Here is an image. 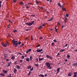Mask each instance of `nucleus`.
<instances>
[{"mask_svg":"<svg viewBox=\"0 0 77 77\" xmlns=\"http://www.w3.org/2000/svg\"><path fill=\"white\" fill-rule=\"evenodd\" d=\"M12 42L13 43V45L15 47H17L18 46V43L16 42L14 39L12 40Z\"/></svg>","mask_w":77,"mask_h":77,"instance_id":"obj_1","label":"nucleus"},{"mask_svg":"<svg viewBox=\"0 0 77 77\" xmlns=\"http://www.w3.org/2000/svg\"><path fill=\"white\" fill-rule=\"evenodd\" d=\"M45 65L46 66H47V68H49V69H51L52 68L51 67H50V66L51 65H50V63H49L48 62H46L45 63Z\"/></svg>","mask_w":77,"mask_h":77,"instance_id":"obj_2","label":"nucleus"},{"mask_svg":"<svg viewBox=\"0 0 77 77\" xmlns=\"http://www.w3.org/2000/svg\"><path fill=\"white\" fill-rule=\"evenodd\" d=\"M34 22H35V21H32L31 23H25V24L26 25H28V26H32V24H33L34 23Z\"/></svg>","mask_w":77,"mask_h":77,"instance_id":"obj_3","label":"nucleus"},{"mask_svg":"<svg viewBox=\"0 0 77 77\" xmlns=\"http://www.w3.org/2000/svg\"><path fill=\"white\" fill-rule=\"evenodd\" d=\"M72 72H69L68 74V76H69V77H71V76L72 75Z\"/></svg>","mask_w":77,"mask_h":77,"instance_id":"obj_4","label":"nucleus"},{"mask_svg":"<svg viewBox=\"0 0 77 77\" xmlns=\"http://www.w3.org/2000/svg\"><path fill=\"white\" fill-rule=\"evenodd\" d=\"M2 72L4 74H8V71L7 70H2Z\"/></svg>","mask_w":77,"mask_h":77,"instance_id":"obj_5","label":"nucleus"},{"mask_svg":"<svg viewBox=\"0 0 77 77\" xmlns=\"http://www.w3.org/2000/svg\"><path fill=\"white\" fill-rule=\"evenodd\" d=\"M42 49H37L36 51H37V52H41V51H42Z\"/></svg>","mask_w":77,"mask_h":77,"instance_id":"obj_6","label":"nucleus"},{"mask_svg":"<svg viewBox=\"0 0 77 77\" xmlns=\"http://www.w3.org/2000/svg\"><path fill=\"white\" fill-rule=\"evenodd\" d=\"M2 45L3 47H6V46H7V44H4V43H2Z\"/></svg>","mask_w":77,"mask_h":77,"instance_id":"obj_7","label":"nucleus"},{"mask_svg":"<svg viewBox=\"0 0 77 77\" xmlns=\"http://www.w3.org/2000/svg\"><path fill=\"white\" fill-rule=\"evenodd\" d=\"M44 58H39V61H41V60H44Z\"/></svg>","mask_w":77,"mask_h":77,"instance_id":"obj_8","label":"nucleus"},{"mask_svg":"<svg viewBox=\"0 0 77 77\" xmlns=\"http://www.w3.org/2000/svg\"><path fill=\"white\" fill-rule=\"evenodd\" d=\"M16 68H17V69H20V66L19 65H17L16 66Z\"/></svg>","mask_w":77,"mask_h":77,"instance_id":"obj_9","label":"nucleus"},{"mask_svg":"<svg viewBox=\"0 0 77 77\" xmlns=\"http://www.w3.org/2000/svg\"><path fill=\"white\" fill-rule=\"evenodd\" d=\"M60 71V68H58L57 70V73H59V72Z\"/></svg>","mask_w":77,"mask_h":77,"instance_id":"obj_10","label":"nucleus"},{"mask_svg":"<svg viewBox=\"0 0 77 77\" xmlns=\"http://www.w3.org/2000/svg\"><path fill=\"white\" fill-rule=\"evenodd\" d=\"M17 71V70L16 69H14V73L15 74V73H16V72Z\"/></svg>","mask_w":77,"mask_h":77,"instance_id":"obj_11","label":"nucleus"},{"mask_svg":"<svg viewBox=\"0 0 77 77\" xmlns=\"http://www.w3.org/2000/svg\"><path fill=\"white\" fill-rule=\"evenodd\" d=\"M15 59V57L14 56H13L11 57V59L12 60H14V59Z\"/></svg>","mask_w":77,"mask_h":77,"instance_id":"obj_12","label":"nucleus"},{"mask_svg":"<svg viewBox=\"0 0 77 77\" xmlns=\"http://www.w3.org/2000/svg\"><path fill=\"white\" fill-rule=\"evenodd\" d=\"M20 5H24V3L22 2H20Z\"/></svg>","mask_w":77,"mask_h":77,"instance_id":"obj_13","label":"nucleus"},{"mask_svg":"<svg viewBox=\"0 0 77 77\" xmlns=\"http://www.w3.org/2000/svg\"><path fill=\"white\" fill-rule=\"evenodd\" d=\"M58 5L59 7H60V8H62V6H61V5H60V3H58Z\"/></svg>","mask_w":77,"mask_h":77,"instance_id":"obj_14","label":"nucleus"},{"mask_svg":"<svg viewBox=\"0 0 77 77\" xmlns=\"http://www.w3.org/2000/svg\"><path fill=\"white\" fill-rule=\"evenodd\" d=\"M62 9L63 11H66V8H62Z\"/></svg>","mask_w":77,"mask_h":77,"instance_id":"obj_15","label":"nucleus"},{"mask_svg":"<svg viewBox=\"0 0 77 77\" xmlns=\"http://www.w3.org/2000/svg\"><path fill=\"white\" fill-rule=\"evenodd\" d=\"M0 75H1L2 76H5V75L3 73H0Z\"/></svg>","mask_w":77,"mask_h":77,"instance_id":"obj_16","label":"nucleus"},{"mask_svg":"<svg viewBox=\"0 0 77 77\" xmlns=\"http://www.w3.org/2000/svg\"><path fill=\"white\" fill-rule=\"evenodd\" d=\"M73 66H77V63H75L73 64Z\"/></svg>","mask_w":77,"mask_h":77,"instance_id":"obj_17","label":"nucleus"},{"mask_svg":"<svg viewBox=\"0 0 77 77\" xmlns=\"http://www.w3.org/2000/svg\"><path fill=\"white\" fill-rule=\"evenodd\" d=\"M7 57H8V55L7 54H4V57H5V58Z\"/></svg>","mask_w":77,"mask_h":77,"instance_id":"obj_18","label":"nucleus"},{"mask_svg":"<svg viewBox=\"0 0 77 77\" xmlns=\"http://www.w3.org/2000/svg\"><path fill=\"white\" fill-rule=\"evenodd\" d=\"M65 51V49H63L60 50V52H63V51Z\"/></svg>","mask_w":77,"mask_h":77,"instance_id":"obj_19","label":"nucleus"},{"mask_svg":"<svg viewBox=\"0 0 77 77\" xmlns=\"http://www.w3.org/2000/svg\"><path fill=\"white\" fill-rule=\"evenodd\" d=\"M39 76H41L42 77H44V75H43V74H40L39 75Z\"/></svg>","mask_w":77,"mask_h":77,"instance_id":"obj_20","label":"nucleus"},{"mask_svg":"<svg viewBox=\"0 0 77 77\" xmlns=\"http://www.w3.org/2000/svg\"><path fill=\"white\" fill-rule=\"evenodd\" d=\"M32 68V66H28L27 67L28 69H30Z\"/></svg>","mask_w":77,"mask_h":77,"instance_id":"obj_21","label":"nucleus"},{"mask_svg":"<svg viewBox=\"0 0 77 77\" xmlns=\"http://www.w3.org/2000/svg\"><path fill=\"white\" fill-rule=\"evenodd\" d=\"M32 59H33V57H32V56H30V59L31 61L32 60Z\"/></svg>","mask_w":77,"mask_h":77,"instance_id":"obj_22","label":"nucleus"},{"mask_svg":"<svg viewBox=\"0 0 77 77\" xmlns=\"http://www.w3.org/2000/svg\"><path fill=\"white\" fill-rule=\"evenodd\" d=\"M46 57L47 58H50V56H49L48 55H46Z\"/></svg>","mask_w":77,"mask_h":77,"instance_id":"obj_23","label":"nucleus"},{"mask_svg":"<svg viewBox=\"0 0 77 77\" xmlns=\"http://www.w3.org/2000/svg\"><path fill=\"white\" fill-rule=\"evenodd\" d=\"M53 18H51V19L48 20V21H52V20H53Z\"/></svg>","mask_w":77,"mask_h":77,"instance_id":"obj_24","label":"nucleus"},{"mask_svg":"<svg viewBox=\"0 0 77 77\" xmlns=\"http://www.w3.org/2000/svg\"><path fill=\"white\" fill-rule=\"evenodd\" d=\"M35 66H37V67H38L39 66V65H38V64H35Z\"/></svg>","mask_w":77,"mask_h":77,"instance_id":"obj_25","label":"nucleus"},{"mask_svg":"<svg viewBox=\"0 0 77 77\" xmlns=\"http://www.w3.org/2000/svg\"><path fill=\"white\" fill-rule=\"evenodd\" d=\"M29 60H30L29 59V58H27V59H26V61H28V62H29Z\"/></svg>","mask_w":77,"mask_h":77,"instance_id":"obj_26","label":"nucleus"},{"mask_svg":"<svg viewBox=\"0 0 77 77\" xmlns=\"http://www.w3.org/2000/svg\"><path fill=\"white\" fill-rule=\"evenodd\" d=\"M32 49H29L28 50V51L29 52H30V51H31Z\"/></svg>","mask_w":77,"mask_h":77,"instance_id":"obj_27","label":"nucleus"},{"mask_svg":"<svg viewBox=\"0 0 77 77\" xmlns=\"http://www.w3.org/2000/svg\"><path fill=\"white\" fill-rule=\"evenodd\" d=\"M49 58L51 60H52L53 59V57H51L50 56V57H49Z\"/></svg>","mask_w":77,"mask_h":77,"instance_id":"obj_28","label":"nucleus"},{"mask_svg":"<svg viewBox=\"0 0 77 77\" xmlns=\"http://www.w3.org/2000/svg\"><path fill=\"white\" fill-rule=\"evenodd\" d=\"M33 67H32V69H30V71H33Z\"/></svg>","mask_w":77,"mask_h":77,"instance_id":"obj_29","label":"nucleus"},{"mask_svg":"<svg viewBox=\"0 0 77 77\" xmlns=\"http://www.w3.org/2000/svg\"><path fill=\"white\" fill-rule=\"evenodd\" d=\"M13 32H17V30H15L13 31Z\"/></svg>","mask_w":77,"mask_h":77,"instance_id":"obj_30","label":"nucleus"},{"mask_svg":"<svg viewBox=\"0 0 77 77\" xmlns=\"http://www.w3.org/2000/svg\"><path fill=\"white\" fill-rule=\"evenodd\" d=\"M67 45H68V44H66L64 46V48L66 47H67Z\"/></svg>","mask_w":77,"mask_h":77,"instance_id":"obj_31","label":"nucleus"},{"mask_svg":"<svg viewBox=\"0 0 77 77\" xmlns=\"http://www.w3.org/2000/svg\"><path fill=\"white\" fill-rule=\"evenodd\" d=\"M43 27H42V26H40V27L39 28V29H42V28Z\"/></svg>","mask_w":77,"mask_h":77,"instance_id":"obj_32","label":"nucleus"},{"mask_svg":"<svg viewBox=\"0 0 77 77\" xmlns=\"http://www.w3.org/2000/svg\"><path fill=\"white\" fill-rule=\"evenodd\" d=\"M30 74H31V72H29V73L28 74V75H30Z\"/></svg>","mask_w":77,"mask_h":77,"instance_id":"obj_33","label":"nucleus"},{"mask_svg":"<svg viewBox=\"0 0 77 77\" xmlns=\"http://www.w3.org/2000/svg\"><path fill=\"white\" fill-rule=\"evenodd\" d=\"M7 77H11V74H10Z\"/></svg>","mask_w":77,"mask_h":77,"instance_id":"obj_34","label":"nucleus"},{"mask_svg":"<svg viewBox=\"0 0 77 77\" xmlns=\"http://www.w3.org/2000/svg\"><path fill=\"white\" fill-rule=\"evenodd\" d=\"M67 57H68V58L70 57V56L69 55H67Z\"/></svg>","mask_w":77,"mask_h":77,"instance_id":"obj_35","label":"nucleus"},{"mask_svg":"<svg viewBox=\"0 0 77 77\" xmlns=\"http://www.w3.org/2000/svg\"><path fill=\"white\" fill-rule=\"evenodd\" d=\"M53 41H54V42H57V40H54Z\"/></svg>","mask_w":77,"mask_h":77,"instance_id":"obj_36","label":"nucleus"},{"mask_svg":"<svg viewBox=\"0 0 77 77\" xmlns=\"http://www.w3.org/2000/svg\"><path fill=\"white\" fill-rule=\"evenodd\" d=\"M24 56H21V59H24Z\"/></svg>","mask_w":77,"mask_h":77,"instance_id":"obj_37","label":"nucleus"},{"mask_svg":"<svg viewBox=\"0 0 77 77\" xmlns=\"http://www.w3.org/2000/svg\"><path fill=\"white\" fill-rule=\"evenodd\" d=\"M66 17H69V15H68V14H66Z\"/></svg>","mask_w":77,"mask_h":77,"instance_id":"obj_38","label":"nucleus"},{"mask_svg":"<svg viewBox=\"0 0 77 77\" xmlns=\"http://www.w3.org/2000/svg\"><path fill=\"white\" fill-rule=\"evenodd\" d=\"M43 39V37H40L39 38V39Z\"/></svg>","mask_w":77,"mask_h":77,"instance_id":"obj_39","label":"nucleus"},{"mask_svg":"<svg viewBox=\"0 0 77 77\" xmlns=\"http://www.w3.org/2000/svg\"><path fill=\"white\" fill-rule=\"evenodd\" d=\"M18 54H20V55L22 54H21V53L20 52H18Z\"/></svg>","mask_w":77,"mask_h":77,"instance_id":"obj_40","label":"nucleus"},{"mask_svg":"<svg viewBox=\"0 0 77 77\" xmlns=\"http://www.w3.org/2000/svg\"><path fill=\"white\" fill-rule=\"evenodd\" d=\"M65 25H63L62 26V29H63V27H65Z\"/></svg>","mask_w":77,"mask_h":77,"instance_id":"obj_41","label":"nucleus"},{"mask_svg":"<svg viewBox=\"0 0 77 77\" xmlns=\"http://www.w3.org/2000/svg\"><path fill=\"white\" fill-rule=\"evenodd\" d=\"M23 45H24V44H23L22 45H20V47H23Z\"/></svg>","mask_w":77,"mask_h":77,"instance_id":"obj_42","label":"nucleus"},{"mask_svg":"<svg viewBox=\"0 0 77 77\" xmlns=\"http://www.w3.org/2000/svg\"><path fill=\"white\" fill-rule=\"evenodd\" d=\"M40 9H42V10H43V9H44L42 7H40Z\"/></svg>","mask_w":77,"mask_h":77,"instance_id":"obj_43","label":"nucleus"},{"mask_svg":"<svg viewBox=\"0 0 77 77\" xmlns=\"http://www.w3.org/2000/svg\"><path fill=\"white\" fill-rule=\"evenodd\" d=\"M40 45L39 44L37 45V47H40Z\"/></svg>","mask_w":77,"mask_h":77,"instance_id":"obj_44","label":"nucleus"},{"mask_svg":"<svg viewBox=\"0 0 77 77\" xmlns=\"http://www.w3.org/2000/svg\"><path fill=\"white\" fill-rule=\"evenodd\" d=\"M10 65H11L10 64H9V63H8V66H10Z\"/></svg>","mask_w":77,"mask_h":77,"instance_id":"obj_45","label":"nucleus"},{"mask_svg":"<svg viewBox=\"0 0 77 77\" xmlns=\"http://www.w3.org/2000/svg\"><path fill=\"white\" fill-rule=\"evenodd\" d=\"M51 45H52V46H53L54 45V43L52 42L51 43Z\"/></svg>","mask_w":77,"mask_h":77,"instance_id":"obj_46","label":"nucleus"},{"mask_svg":"<svg viewBox=\"0 0 77 77\" xmlns=\"http://www.w3.org/2000/svg\"><path fill=\"white\" fill-rule=\"evenodd\" d=\"M20 62L22 63V62H23V60H20Z\"/></svg>","mask_w":77,"mask_h":77,"instance_id":"obj_47","label":"nucleus"},{"mask_svg":"<svg viewBox=\"0 0 77 77\" xmlns=\"http://www.w3.org/2000/svg\"><path fill=\"white\" fill-rule=\"evenodd\" d=\"M21 42H19L18 44L19 45H20L21 44Z\"/></svg>","mask_w":77,"mask_h":77,"instance_id":"obj_48","label":"nucleus"},{"mask_svg":"<svg viewBox=\"0 0 77 77\" xmlns=\"http://www.w3.org/2000/svg\"><path fill=\"white\" fill-rule=\"evenodd\" d=\"M8 21H9V22H10V23H12V21H11V20H9Z\"/></svg>","mask_w":77,"mask_h":77,"instance_id":"obj_49","label":"nucleus"},{"mask_svg":"<svg viewBox=\"0 0 77 77\" xmlns=\"http://www.w3.org/2000/svg\"><path fill=\"white\" fill-rule=\"evenodd\" d=\"M73 77H77V75H76L75 74V75H73Z\"/></svg>","mask_w":77,"mask_h":77,"instance_id":"obj_50","label":"nucleus"},{"mask_svg":"<svg viewBox=\"0 0 77 77\" xmlns=\"http://www.w3.org/2000/svg\"><path fill=\"white\" fill-rule=\"evenodd\" d=\"M17 2V0H14V1H13V2Z\"/></svg>","mask_w":77,"mask_h":77,"instance_id":"obj_51","label":"nucleus"},{"mask_svg":"<svg viewBox=\"0 0 77 77\" xmlns=\"http://www.w3.org/2000/svg\"><path fill=\"white\" fill-rule=\"evenodd\" d=\"M60 54V53H58L57 56H59V55Z\"/></svg>","mask_w":77,"mask_h":77,"instance_id":"obj_52","label":"nucleus"},{"mask_svg":"<svg viewBox=\"0 0 77 77\" xmlns=\"http://www.w3.org/2000/svg\"><path fill=\"white\" fill-rule=\"evenodd\" d=\"M36 3H37V4H38L39 3V2L38 1H36Z\"/></svg>","mask_w":77,"mask_h":77,"instance_id":"obj_53","label":"nucleus"},{"mask_svg":"<svg viewBox=\"0 0 77 77\" xmlns=\"http://www.w3.org/2000/svg\"><path fill=\"white\" fill-rule=\"evenodd\" d=\"M31 4H32V3H28V4L29 5H31Z\"/></svg>","mask_w":77,"mask_h":77,"instance_id":"obj_54","label":"nucleus"},{"mask_svg":"<svg viewBox=\"0 0 77 77\" xmlns=\"http://www.w3.org/2000/svg\"><path fill=\"white\" fill-rule=\"evenodd\" d=\"M47 75H48L47 74H45V77H47Z\"/></svg>","mask_w":77,"mask_h":77,"instance_id":"obj_55","label":"nucleus"},{"mask_svg":"<svg viewBox=\"0 0 77 77\" xmlns=\"http://www.w3.org/2000/svg\"><path fill=\"white\" fill-rule=\"evenodd\" d=\"M65 18L66 20H68V18H66V16H65Z\"/></svg>","mask_w":77,"mask_h":77,"instance_id":"obj_56","label":"nucleus"},{"mask_svg":"<svg viewBox=\"0 0 77 77\" xmlns=\"http://www.w3.org/2000/svg\"><path fill=\"white\" fill-rule=\"evenodd\" d=\"M29 29H26V31H29Z\"/></svg>","mask_w":77,"mask_h":77,"instance_id":"obj_57","label":"nucleus"},{"mask_svg":"<svg viewBox=\"0 0 77 77\" xmlns=\"http://www.w3.org/2000/svg\"><path fill=\"white\" fill-rule=\"evenodd\" d=\"M26 8H27V9H29V7H28V6H27L26 7Z\"/></svg>","mask_w":77,"mask_h":77,"instance_id":"obj_58","label":"nucleus"},{"mask_svg":"<svg viewBox=\"0 0 77 77\" xmlns=\"http://www.w3.org/2000/svg\"><path fill=\"white\" fill-rule=\"evenodd\" d=\"M65 23L66 22V20H64Z\"/></svg>","mask_w":77,"mask_h":77,"instance_id":"obj_59","label":"nucleus"},{"mask_svg":"<svg viewBox=\"0 0 77 77\" xmlns=\"http://www.w3.org/2000/svg\"><path fill=\"white\" fill-rule=\"evenodd\" d=\"M27 39H28V38H27V37L26 38H25V40H27Z\"/></svg>","mask_w":77,"mask_h":77,"instance_id":"obj_60","label":"nucleus"},{"mask_svg":"<svg viewBox=\"0 0 77 77\" xmlns=\"http://www.w3.org/2000/svg\"><path fill=\"white\" fill-rule=\"evenodd\" d=\"M36 60H37V61H38V58H36Z\"/></svg>","mask_w":77,"mask_h":77,"instance_id":"obj_61","label":"nucleus"},{"mask_svg":"<svg viewBox=\"0 0 77 77\" xmlns=\"http://www.w3.org/2000/svg\"><path fill=\"white\" fill-rule=\"evenodd\" d=\"M65 61L66 62H67L68 60H67V59H66L65 60Z\"/></svg>","mask_w":77,"mask_h":77,"instance_id":"obj_62","label":"nucleus"},{"mask_svg":"<svg viewBox=\"0 0 77 77\" xmlns=\"http://www.w3.org/2000/svg\"><path fill=\"white\" fill-rule=\"evenodd\" d=\"M11 27V26H10V25H8V28H9V27Z\"/></svg>","mask_w":77,"mask_h":77,"instance_id":"obj_63","label":"nucleus"},{"mask_svg":"<svg viewBox=\"0 0 77 77\" xmlns=\"http://www.w3.org/2000/svg\"><path fill=\"white\" fill-rule=\"evenodd\" d=\"M49 2H52V0H50Z\"/></svg>","mask_w":77,"mask_h":77,"instance_id":"obj_64","label":"nucleus"}]
</instances>
